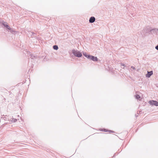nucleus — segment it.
Masks as SVG:
<instances>
[{
    "instance_id": "nucleus-11",
    "label": "nucleus",
    "mask_w": 158,
    "mask_h": 158,
    "mask_svg": "<svg viewBox=\"0 0 158 158\" xmlns=\"http://www.w3.org/2000/svg\"><path fill=\"white\" fill-rule=\"evenodd\" d=\"M125 65L121 63V68H124L125 67Z\"/></svg>"
},
{
    "instance_id": "nucleus-14",
    "label": "nucleus",
    "mask_w": 158,
    "mask_h": 158,
    "mask_svg": "<svg viewBox=\"0 0 158 158\" xmlns=\"http://www.w3.org/2000/svg\"><path fill=\"white\" fill-rule=\"evenodd\" d=\"M155 48L158 50V45L156 46Z\"/></svg>"
},
{
    "instance_id": "nucleus-7",
    "label": "nucleus",
    "mask_w": 158,
    "mask_h": 158,
    "mask_svg": "<svg viewBox=\"0 0 158 158\" xmlns=\"http://www.w3.org/2000/svg\"><path fill=\"white\" fill-rule=\"evenodd\" d=\"M135 98L137 99V100L140 101L141 100V97L140 96H139V95L137 94H136L135 96Z\"/></svg>"
},
{
    "instance_id": "nucleus-4",
    "label": "nucleus",
    "mask_w": 158,
    "mask_h": 158,
    "mask_svg": "<svg viewBox=\"0 0 158 158\" xmlns=\"http://www.w3.org/2000/svg\"><path fill=\"white\" fill-rule=\"evenodd\" d=\"M88 58L92 60L93 61H97L98 60V59L97 57L91 55H89L88 56Z\"/></svg>"
},
{
    "instance_id": "nucleus-15",
    "label": "nucleus",
    "mask_w": 158,
    "mask_h": 158,
    "mask_svg": "<svg viewBox=\"0 0 158 158\" xmlns=\"http://www.w3.org/2000/svg\"><path fill=\"white\" fill-rule=\"evenodd\" d=\"M131 68L133 69H135V67H133V66H131Z\"/></svg>"
},
{
    "instance_id": "nucleus-2",
    "label": "nucleus",
    "mask_w": 158,
    "mask_h": 158,
    "mask_svg": "<svg viewBox=\"0 0 158 158\" xmlns=\"http://www.w3.org/2000/svg\"><path fill=\"white\" fill-rule=\"evenodd\" d=\"M72 52L75 56L77 57H81L82 56L81 53L78 50H73Z\"/></svg>"
},
{
    "instance_id": "nucleus-6",
    "label": "nucleus",
    "mask_w": 158,
    "mask_h": 158,
    "mask_svg": "<svg viewBox=\"0 0 158 158\" xmlns=\"http://www.w3.org/2000/svg\"><path fill=\"white\" fill-rule=\"evenodd\" d=\"M95 20V17H91L89 19V22L90 23H94Z\"/></svg>"
},
{
    "instance_id": "nucleus-13",
    "label": "nucleus",
    "mask_w": 158,
    "mask_h": 158,
    "mask_svg": "<svg viewBox=\"0 0 158 158\" xmlns=\"http://www.w3.org/2000/svg\"><path fill=\"white\" fill-rule=\"evenodd\" d=\"M12 120L13 121V122H16L17 121V119H16L13 118Z\"/></svg>"
},
{
    "instance_id": "nucleus-8",
    "label": "nucleus",
    "mask_w": 158,
    "mask_h": 158,
    "mask_svg": "<svg viewBox=\"0 0 158 158\" xmlns=\"http://www.w3.org/2000/svg\"><path fill=\"white\" fill-rule=\"evenodd\" d=\"M100 131H104V132H108V131H109V132H112V131H110V130H107L106 129H101L100 130Z\"/></svg>"
},
{
    "instance_id": "nucleus-9",
    "label": "nucleus",
    "mask_w": 158,
    "mask_h": 158,
    "mask_svg": "<svg viewBox=\"0 0 158 158\" xmlns=\"http://www.w3.org/2000/svg\"><path fill=\"white\" fill-rule=\"evenodd\" d=\"M150 31L151 32H152L154 31H155L156 32L158 31V29L157 28H155L153 29H152L150 30Z\"/></svg>"
},
{
    "instance_id": "nucleus-1",
    "label": "nucleus",
    "mask_w": 158,
    "mask_h": 158,
    "mask_svg": "<svg viewBox=\"0 0 158 158\" xmlns=\"http://www.w3.org/2000/svg\"><path fill=\"white\" fill-rule=\"evenodd\" d=\"M2 24L7 28V30H10V32H12L14 31V30L9 27L7 22L3 21L2 22Z\"/></svg>"
},
{
    "instance_id": "nucleus-3",
    "label": "nucleus",
    "mask_w": 158,
    "mask_h": 158,
    "mask_svg": "<svg viewBox=\"0 0 158 158\" xmlns=\"http://www.w3.org/2000/svg\"><path fill=\"white\" fill-rule=\"evenodd\" d=\"M148 103L151 106H158V102L156 101L150 100L149 102Z\"/></svg>"
},
{
    "instance_id": "nucleus-10",
    "label": "nucleus",
    "mask_w": 158,
    "mask_h": 158,
    "mask_svg": "<svg viewBox=\"0 0 158 158\" xmlns=\"http://www.w3.org/2000/svg\"><path fill=\"white\" fill-rule=\"evenodd\" d=\"M53 48L55 50H57L58 49V48L57 45H54L53 46Z\"/></svg>"
},
{
    "instance_id": "nucleus-5",
    "label": "nucleus",
    "mask_w": 158,
    "mask_h": 158,
    "mask_svg": "<svg viewBox=\"0 0 158 158\" xmlns=\"http://www.w3.org/2000/svg\"><path fill=\"white\" fill-rule=\"evenodd\" d=\"M147 74L146 75V77H150V76L153 74V73L152 71L148 72V71Z\"/></svg>"
},
{
    "instance_id": "nucleus-12",
    "label": "nucleus",
    "mask_w": 158,
    "mask_h": 158,
    "mask_svg": "<svg viewBox=\"0 0 158 158\" xmlns=\"http://www.w3.org/2000/svg\"><path fill=\"white\" fill-rule=\"evenodd\" d=\"M83 55H84V56H85L86 57H87V58H88L87 56H89V55H88L86 54V53H85H85H84H84H83Z\"/></svg>"
}]
</instances>
